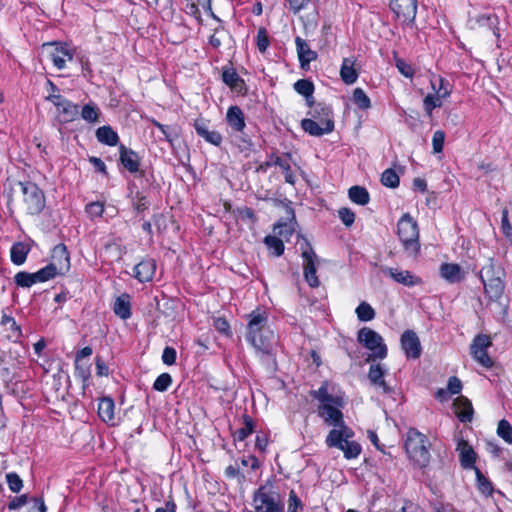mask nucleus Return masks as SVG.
<instances>
[{
	"label": "nucleus",
	"instance_id": "obj_1",
	"mask_svg": "<svg viewBox=\"0 0 512 512\" xmlns=\"http://www.w3.org/2000/svg\"><path fill=\"white\" fill-rule=\"evenodd\" d=\"M267 317L261 313L251 314L247 339L255 350L263 356L273 358L274 333L267 326Z\"/></svg>",
	"mask_w": 512,
	"mask_h": 512
},
{
	"label": "nucleus",
	"instance_id": "obj_2",
	"mask_svg": "<svg viewBox=\"0 0 512 512\" xmlns=\"http://www.w3.org/2000/svg\"><path fill=\"white\" fill-rule=\"evenodd\" d=\"M429 440L418 430H408L405 441V450L409 458L420 468L426 467L430 462Z\"/></svg>",
	"mask_w": 512,
	"mask_h": 512
},
{
	"label": "nucleus",
	"instance_id": "obj_3",
	"mask_svg": "<svg viewBox=\"0 0 512 512\" xmlns=\"http://www.w3.org/2000/svg\"><path fill=\"white\" fill-rule=\"evenodd\" d=\"M397 234L405 252L409 256H416L420 249L419 230L416 221L409 214L403 215L399 220Z\"/></svg>",
	"mask_w": 512,
	"mask_h": 512
},
{
	"label": "nucleus",
	"instance_id": "obj_4",
	"mask_svg": "<svg viewBox=\"0 0 512 512\" xmlns=\"http://www.w3.org/2000/svg\"><path fill=\"white\" fill-rule=\"evenodd\" d=\"M354 433L349 427H342V429H332L327 438L326 444L328 447H336L343 451L345 458H357L361 452V446L356 441L350 440Z\"/></svg>",
	"mask_w": 512,
	"mask_h": 512
},
{
	"label": "nucleus",
	"instance_id": "obj_5",
	"mask_svg": "<svg viewBox=\"0 0 512 512\" xmlns=\"http://www.w3.org/2000/svg\"><path fill=\"white\" fill-rule=\"evenodd\" d=\"M22 200L21 208L28 214H39L45 207V196L39 187L32 182H19Z\"/></svg>",
	"mask_w": 512,
	"mask_h": 512
},
{
	"label": "nucleus",
	"instance_id": "obj_6",
	"mask_svg": "<svg viewBox=\"0 0 512 512\" xmlns=\"http://www.w3.org/2000/svg\"><path fill=\"white\" fill-rule=\"evenodd\" d=\"M253 502L256 512H281L283 509L281 497L272 486H261L256 491Z\"/></svg>",
	"mask_w": 512,
	"mask_h": 512
},
{
	"label": "nucleus",
	"instance_id": "obj_7",
	"mask_svg": "<svg viewBox=\"0 0 512 512\" xmlns=\"http://www.w3.org/2000/svg\"><path fill=\"white\" fill-rule=\"evenodd\" d=\"M297 245L299 246L303 258L304 278L309 286L313 288L318 287L320 285V281L316 276L318 257L311 244L305 238H301Z\"/></svg>",
	"mask_w": 512,
	"mask_h": 512
},
{
	"label": "nucleus",
	"instance_id": "obj_8",
	"mask_svg": "<svg viewBox=\"0 0 512 512\" xmlns=\"http://www.w3.org/2000/svg\"><path fill=\"white\" fill-rule=\"evenodd\" d=\"M358 340L363 343L367 349L372 351L367 358V362L376 359H384L386 357L387 347L383 343L382 337L374 330L367 327L362 328L358 332Z\"/></svg>",
	"mask_w": 512,
	"mask_h": 512
},
{
	"label": "nucleus",
	"instance_id": "obj_9",
	"mask_svg": "<svg viewBox=\"0 0 512 512\" xmlns=\"http://www.w3.org/2000/svg\"><path fill=\"white\" fill-rule=\"evenodd\" d=\"M319 109L325 115V121L323 122V125L311 118L303 119L301 121L302 129L308 134L316 137L331 133L334 130V122L332 120L331 109L328 106L317 104L315 106V113H318Z\"/></svg>",
	"mask_w": 512,
	"mask_h": 512
},
{
	"label": "nucleus",
	"instance_id": "obj_10",
	"mask_svg": "<svg viewBox=\"0 0 512 512\" xmlns=\"http://www.w3.org/2000/svg\"><path fill=\"white\" fill-rule=\"evenodd\" d=\"M46 100L56 106L57 111L62 115L65 122L73 121L79 116V106L59 94H49Z\"/></svg>",
	"mask_w": 512,
	"mask_h": 512
},
{
	"label": "nucleus",
	"instance_id": "obj_11",
	"mask_svg": "<svg viewBox=\"0 0 512 512\" xmlns=\"http://www.w3.org/2000/svg\"><path fill=\"white\" fill-rule=\"evenodd\" d=\"M390 8L403 21H414L417 13V0H391Z\"/></svg>",
	"mask_w": 512,
	"mask_h": 512
},
{
	"label": "nucleus",
	"instance_id": "obj_12",
	"mask_svg": "<svg viewBox=\"0 0 512 512\" xmlns=\"http://www.w3.org/2000/svg\"><path fill=\"white\" fill-rule=\"evenodd\" d=\"M401 346L408 358L418 359L421 356L420 340L414 331L407 330L402 334Z\"/></svg>",
	"mask_w": 512,
	"mask_h": 512
},
{
	"label": "nucleus",
	"instance_id": "obj_13",
	"mask_svg": "<svg viewBox=\"0 0 512 512\" xmlns=\"http://www.w3.org/2000/svg\"><path fill=\"white\" fill-rule=\"evenodd\" d=\"M50 264L55 267L59 275L66 273L70 269V257L64 244H58L53 248Z\"/></svg>",
	"mask_w": 512,
	"mask_h": 512
},
{
	"label": "nucleus",
	"instance_id": "obj_14",
	"mask_svg": "<svg viewBox=\"0 0 512 512\" xmlns=\"http://www.w3.org/2000/svg\"><path fill=\"white\" fill-rule=\"evenodd\" d=\"M468 24L471 29L487 28L489 30H492V32L496 38L500 37L499 31H498L499 18L496 15H493V14L478 15L474 18H470L468 21Z\"/></svg>",
	"mask_w": 512,
	"mask_h": 512
},
{
	"label": "nucleus",
	"instance_id": "obj_15",
	"mask_svg": "<svg viewBox=\"0 0 512 512\" xmlns=\"http://www.w3.org/2000/svg\"><path fill=\"white\" fill-rule=\"evenodd\" d=\"M337 407L338 406H329L328 404L327 406H319L318 412L326 424L338 427V429H342V427L347 426L343 421L342 412Z\"/></svg>",
	"mask_w": 512,
	"mask_h": 512
},
{
	"label": "nucleus",
	"instance_id": "obj_16",
	"mask_svg": "<svg viewBox=\"0 0 512 512\" xmlns=\"http://www.w3.org/2000/svg\"><path fill=\"white\" fill-rule=\"evenodd\" d=\"M383 273L389 275L394 281L405 286H414L420 283V279L407 270H398L391 267H383Z\"/></svg>",
	"mask_w": 512,
	"mask_h": 512
},
{
	"label": "nucleus",
	"instance_id": "obj_17",
	"mask_svg": "<svg viewBox=\"0 0 512 512\" xmlns=\"http://www.w3.org/2000/svg\"><path fill=\"white\" fill-rule=\"evenodd\" d=\"M297 55L302 68H305L310 64V62L316 60L317 53L310 49L307 42L301 37H296L295 39Z\"/></svg>",
	"mask_w": 512,
	"mask_h": 512
},
{
	"label": "nucleus",
	"instance_id": "obj_18",
	"mask_svg": "<svg viewBox=\"0 0 512 512\" xmlns=\"http://www.w3.org/2000/svg\"><path fill=\"white\" fill-rule=\"evenodd\" d=\"M156 264L152 259L144 260L138 263L135 268V278L140 282L150 281L155 273Z\"/></svg>",
	"mask_w": 512,
	"mask_h": 512
},
{
	"label": "nucleus",
	"instance_id": "obj_19",
	"mask_svg": "<svg viewBox=\"0 0 512 512\" xmlns=\"http://www.w3.org/2000/svg\"><path fill=\"white\" fill-rule=\"evenodd\" d=\"M455 413L462 422L472 420L473 408L471 402L465 397H458L453 403Z\"/></svg>",
	"mask_w": 512,
	"mask_h": 512
},
{
	"label": "nucleus",
	"instance_id": "obj_20",
	"mask_svg": "<svg viewBox=\"0 0 512 512\" xmlns=\"http://www.w3.org/2000/svg\"><path fill=\"white\" fill-rule=\"evenodd\" d=\"M355 60L353 58H344L341 69L340 77L345 84H353L358 78V72L355 68Z\"/></svg>",
	"mask_w": 512,
	"mask_h": 512
},
{
	"label": "nucleus",
	"instance_id": "obj_21",
	"mask_svg": "<svg viewBox=\"0 0 512 512\" xmlns=\"http://www.w3.org/2000/svg\"><path fill=\"white\" fill-rule=\"evenodd\" d=\"M441 276L451 283H456L464 278V272L458 264L445 263L440 267Z\"/></svg>",
	"mask_w": 512,
	"mask_h": 512
},
{
	"label": "nucleus",
	"instance_id": "obj_22",
	"mask_svg": "<svg viewBox=\"0 0 512 512\" xmlns=\"http://www.w3.org/2000/svg\"><path fill=\"white\" fill-rule=\"evenodd\" d=\"M482 281L484 284L485 292L491 299H498L501 297L504 291V283L500 277H490L485 279L482 275Z\"/></svg>",
	"mask_w": 512,
	"mask_h": 512
},
{
	"label": "nucleus",
	"instance_id": "obj_23",
	"mask_svg": "<svg viewBox=\"0 0 512 512\" xmlns=\"http://www.w3.org/2000/svg\"><path fill=\"white\" fill-rule=\"evenodd\" d=\"M383 376L384 370L382 369L380 364H372L370 366L368 373V378L370 382L374 386L381 388L384 393H389L391 389L383 379Z\"/></svg>",
	"mask_w": 512,
	"mask_h": 512
},
{
	"label": "nucleus",
	"instance_id": "obj_24",
	"mask_svg": "<svg viewBox=\"0 0 512 512\" xmlns=\"http://www.w3.org/2000/svg\"><path fill=\"white\" fill-rule=\"evenodd\" d=\"M120 161L130 172L134 173L138 171L139 159L137 154L132 150L127 149L125 146L120 147Z\"/></svg>",
	"mask_w": 512,
	"mask_h": 512
},
{
	"label": "nucleus",
	"instance_id": "obj_25",
	"mask_svg": "<svg viewBox=\"0 0 512 512\" xmlns=\"http://www.w3.org/2000/svg\"><path fill=\"white\" fill-rule=\"evenodd\" d=\"M226 119L229 126L235 131H242L245 127L244 114L238 106L228 109Z\"/></svg>",
	"mask_w": 512,
	"mask_h": 512
},
{
	"label": "nucleus",
	"instance_id": "obj_26",
	"mask_svg": "<svg viewBox=\"0 0 512 512\" xmlns=\"http://www.w3.org/2000/svg\"><path fill=\"white\" fill-rule=\"evenodd\" d=\"M114 409L113 400L111 398H103L98 405V414L104 422L113 425L115 420Z\"/></svg>",
	"mask_w": 512,
	"mask_h": 512
},
{
	"label": "nucleus",
	"instance_id": "obj_27",
	"mask_svg": "<svg viewBox=\"0 0 512 512\" xmlns=\"http://www.w3.org/2000/svg\"><path fill=\"white\" fill-rule=\"evenodd\" d=\"M195 129L199 136L203 137L207 142L218 146L221 141V135L216 131H210L208 126L204 122H196Z\"/></svg>",
	"mask_w": 512,
	"mask_h": 512
},
{
	"label": "nucleus",
	"instance_id": "obj_28",
	"mask_svg": "<svg viewBox=\"0 0 512 512\" xmlns=\"http://www.w3.org/2000/svg\"><path fill=\"white\" fill-rule=\"evenodd\" d=\"M96 138L99 142L114 146L118 143V135L110 126H102L96 130Z\"/></svg>",
	"mask_w": 512,
	"mask_h": 512
},
{
	"label": "nucleus",
	"instance_id": "obj_29",
	"mask_svg": "<svg viewBox=\"0 0 512 512\" xmlns=\"http://www.w3.org/2000/svg\"><path fill=\"white\" fill-rule=\"evenodd\" d=\"M145 2L161 14L163 19L172 18L173 8L171 0H145Z\"/></svg>",
	"mask_w": 512,
	"mask_h": 512
},
{
	"label": "nucleus",
	"instance_id": "obj_30",
	"mask_svg": "<svg viewBox=\"0 0 512 512\" xmlns=\"http://www.w3.org/2000/svg\"><path fill=\"white\" fill-rule=\"evenodd\" d=\"M457 449L460 453V461L462 466L465 468L472 467L476 460V455L472 447L469 446L466 442L462 441L458 444Z\"/></svg>",
	"mask_w": 512,
	"mask_h": 512
},
{
	"label": "nucleus",
	"instance_id": "obj_31",
	"mask_svg": "<svg viewBox=\"0 0 512 512\" xmlns=\"http://www.w3.org/2000/svg\"><path fill=\"white\" fill-rule=\"evenodd\" d=\"M450 89L445 88L444 92L437 91L436 95L428 94L424 99V108L430 115L434 108L442 106V99L449 96Z\"/></svg>",
	"mask_w": 512,
	"mask_h": 512
},
{
	"label": "nucleus",
	"instance_id": "obj_32",
	"mask_svg": "<svg viewBox=\"0 0 512 512\" xmlns=\"http://www.w3.org/2000/svg\"><path fill=\"white\" fill-rule=\"evenodd\" d=\"M51 60L58 69L65 67L66 59L72 60V54L62 46H56L50 52Z\"/></svg>",
	"mask_w": 512,
	"mask_h": 512
},
{
	"label": "nucleus",
	"instance_id": "obj_33",
	"mask_svg": "<svg viewBox=\"0 0 512 512\" xmlns=\"http://www.w3.org/2000/svg\"><path fill=\"white\" fill-rule=\"evenodd\" d=\"M348 195L352 202L362 206L366 205L370 200L367 189L361 186H352L348 191Z\"/></svg>",
	"mask_w": 512,
	"mask_h": 512
},
{
	"label": "nucleus",
	"instance_id": "obj_34",
	"mask_svg": "<svg viewBox=\"0 0 512 512\" xmlns=\"http://www.w3.org/2000/svg\"><path fill=\"white\" fill-rule=\"evenodd\" d=\"M114 312L122 319H127L130 317V303L129 296L127 294H123L116 299L114 303Z\"/></svg>",
	"mask_w": 512,
	"mask_h": 512
},
{
	"label": "nucleus",
	"instance_id": "obj_35",
	"mask_svg": "<svg viewBox=\"0 0 512 512\" xmlns=\"http://www.w3.org/2000/svg\"><path fill=\"white\" fill-rule=\"evenodd\" d=\"M29 248L24 243H16L11 248V260L16 265H21L25 262Z\"/></svg>",
	"mask_w": 512,
	"mask_h": 512
},
{
	"label": "nucleus",
	"instance_id": "obj_36",
	"mask_svg": "<svg viewBox=\"0 0 512 512\" xmlns=\"http://www.w3.org/2000/svg\"><path fill=\"white\" fill-rule=\"evenodd\" d=\"M290 155H286L285 157H276L274 160V165L279 166L284 174H285V181L289 184L295 183V175L292 173L289 163Z\"/></svg>",
	"mask_w": 512,
	"mask_h": 512
},
{
	"label": "nucleus",
	"instance_id": "obj_37",
	"mask_svg": "<svg viewBox=\"0 0 512 512\" xmlns=\"http://www.w3.org/2000/svg\"><path fill=\"white\" fill-rule=\"evenodd\" d=\"M79 114L83 120L89 123H95L99 121L100 111L96 105L89 103L82 107L81 111H79Z\"/></svg>",
	"mask_w": 512,
	"mask_h": 512
},
{
	"label": "nucleus",
	"instance_id": "obj_38",
	"mask_svg": "<svg viewBox=\"0 0 512 512\" xmlns=\"http://www.w3.org/2000/svg\"><path fill=\"white\" fill-rule=\"evenodd\" d=\"M294 89L301 95L307 98L308 104L312 105V101L309 99L314 91V85L311 81L306 79L298 80L294 84Z\"/></svg>",
	"mask_w": 512,
	"mask_h": 512
},
{
	"label": "nucleus",
	"instance_id": "obj_39",
	"mask_svg": "<svg viewBox=\"0 0 512 512\" xmlns=\"http://www.w3.org/2000/svg\"><path fill=\"white\" fill-rule=\"evenodd\" d=\"M353 102L362 110H367L371 107V102L367 94L361 88H356L353 92Z\"/></svg>",
	"mask_w": 512,
	"mask_h": 512
},
{
	"label": "nucleus",
	"instance_id": "obj_40",
	"mask_svg": "<svg viewBox=\"0 0 512 512\" xmlns=\"http://www.w3.org/2000/svg\"><path fill=\"white\" fill-rule=\"evenodd\" d=\"M497 434L504 441H506L509 444H512V426L507 420L502 419L499 421L497 427Z\"/></svg>",
	"mask_w": 512,
	"mask_h": 512
},
{
	"label": "nucleus",
	"instance_id": "obj_41",
	"mask_svg": "<svg viewBox=\"0 0 512 512\" xmlns=\"http://www.w3.org/2000/svg\"><path fill=\"white\" fill-rule=\"evenodd\" d=\"M268 249L273 250L275 256H280L284 252L283 240L275 236H267L264 240Z\"/></svg>",
	"mask_w": 512,
	"mask_h": 512
},
{
	"label": "nucleus",
	"instance_id": "obj_42",
	"mask_svg": "<svg viewBox=\"0 0 512 512\" xmlns=\"http://www.w3.org/2000/svg\"><path fill=\"white\" fill-rule=\"evenodd\" d=\"M381 183L389 188H396L399 185V176L393 169H386L381 176Z\"/></svg>",
	"mask_w": 512,
	"mask_h": 512
},
{
	"label": "nucleus",
	"instance_id": "obj_43",
	"mask_svg": "<svg viewBox=\"0 0 512 512\" xmlns=\"http://www.w3.org/2000/svg\"><path fill=\"white\" fill-rule=\"evenodd\" d=\"M356 314L359 320L361 321H370L375 316L374 309L366 302H362L357 308H356Z\"/></svg>",
	"mask_w": 512,
	"mask_h": 512
},
{
	"label": "nucleus",
	"instance_id": "obj_44",
	"mask_svg": "<svg viewBox=\"0 0 512 512\" xmlns=\"http://www.w3.org/2000/svg\"><path fill=\"white\" fill-rule=\"evenodd\" d=\"M492 344L491 339L488 335H478L474 338L470 350H487Z\"/></svg>",
	"mask_w": 512,
	"mask_h": 512
},
{
	"label": "nucleus",
	"instance_id": "obj_45",
	"mask_svg": "<svg viewBox=\"0 0 512 512\" xmlns=\"http://www.w3.org/2000/svg\"><path fill=\"white\" fill-rule=\"evenodd\" d=\"M473 358L479 362L482 366L490 368L493 366V361L487 354L486 350H471Z\"/></svg>",
	"mask_w": 512,
	"mask_h": 512
},
{
	"label": "nucleus",
	"instance_id": "obj_46",
	"mask_svg": "<svg viewBox=\"0 0 512 512\" xmlns=\"http://www.w3.org/2000/svg\"><path fill=\"white\" fill-rule=\"evenodd\" d=\"M222 79L224 83L230 86L231 88H237L238 85L242 82L237 73L232 69L224 70L222 74Z\"/></svg>",
	"mask_w": 512,
	"mask_h": 512
},
{
	"label": "nucleus",
	"instance_id": "obj_47",
	"mask_svg": "<svg viewBox=\"0 0 512 512\" xmlns=\"http://www.w3.org/2000/svg\"><path fill=\"white\" fill-rule=\"evenodd\" d=\"M476 475L478 488L481 491V493L487 496L491 495L493 492L491 482L487 478H485L478 469L476 470Z\"/></svg>",
	"mask_w": 512,
	"mask_h": 512
},
{
	"label": "nucleus",
	"instance_id": "obj_48",
	"mask_svg": "<svg viewBox=\"0 0 512 512\" xmlns=\"http://www.w3.org/2000/svg\"><path fill=\"white\" fill-rule=\"evenodd\" d=\"M171 383V376L168 373H163L157 377L153 384V388L157 391L163 392L168 389Z\"/></svg>",
	"mask_w": 512,
	"mask_h": 512
},
{
	"label": "nucleus",
	"instance_id": "obj_49",
	"mask_svg": "<svg viewBox=\"0 0 512 512\" xmlns=\"http://www.w3.org/2000/svg\"><path fill=\"white\" fill-rule=\"evenodd\" d=\"M7 483L10 490L14 493L19 492L23 487V481L16 473H9L6 475Z\"/></svg>",
	"mask_w": 512,
	"mask_h": 512
},
{
	"label": "nucleus",
	"instance_id": "obj_50",
	"mask_svg": "<svg viewBox=\"0 0 512 512\" xmlns=\"http://www.w3.org/2000/svg\"><path fill=\"white\" fill-rule=\"evenodd\" d=\"M445 141V133L442 130H437L433 134L432 145L434 153H440L443 150Z\"/></svg>",
	"mask_w": 512,
	"mask_h": 512
},
{
	"label": "nucleus",
	"instance_id": "obj_51",
	"mask_svg": "<svg viewBox=\"0 0 512 512\" xmlns=\"http://www.w3.org/2000/svg\"><path fill=\"white\" fill-rule=\"evenodd\" d=\"M338 215L345 226L349 227L354 223L355 214L349 208H340L338 211Z\"/></svg>",
	"mask_w": 512,
	"mask_h": 512
},
{
	"label": "nucleus",
	"instance_id": "obj_52",
	"mask_svg": "<svg viewBox=\"0 0 512 512\" xmlns=\"http://www.w3.org/2000/svg\"><path fill=\"white\" fill-rule=\"evenodd\" d=\"M14 280L21 287H31L33 285L32 276L28 272H18L14 276Z\"/></svg>",
	"mask_w": 512,
	"mask_h": 512
},
{
	"label": "nucleus",
	"instance_id": "obj_53",
	"mask_svg": "<svg viewBox=\"0 0 512 512\" xmlns=\"http://www.w3.org/2000/svg\"><path fill=\"white\" fill-rule=\"evenodd\" d=\"M37 272H38V276L40 277V280L42 282L48 281L59 274L56 271L55 267L51 266V264L47 265L46 267L40 269Z\"/></svg>",
	"mask_w": 512,
	"mask_h": 512
},
{
	"label": "nucleus",
	"instance_id": "obj_54",
	"mask_svg": "<svg viewBox=\"0 0 512 512\" xmlns=\"http://www.w3.org/2000/svg\"><path fill=\"white\" fill-rule=\"evenodd\" d=\"M269 45L267 32L264 28H260L257 33V47L260 52H265Z\"/></svg>",
	"mask_w": 512,
	"mask_h": 512
},
{
	"label": "nucleus",
	"instance_id": "obj_55",
	"mask_svg": "<svg viewBox=\"0 0 512 512\" xmlns=\"http://www.w3.org/2000/svg\"><path fill=\"white\" fill-rule=\"evenodd\" d=\"M86 212L90 217H100L104 212V206L100 202H92L86 206Z\"/></svg>",
	"mask_w": 512,
	"mask_h": 512
},
{
	"label": "nucleus",
	"instance_id": "obj_56",
	"mask_svg": "<svg viewBox=\"0 0 512 512\" xmlns=\"http://www.w3.org/2000/svg\"><path fill=\"white\" fill-rule=\"evenodd\" d=\"M274 231L280 237L288 240L289 236L292 235L294 228L292 227L291 224L284 223V224H278L277 226H275Z\"/></svg>",
	"mask_w": 512,
	"mask_h": 512
},
{
	"label": "nucleus",
	"instance_id": "obj_57",
	"mask_svg": "<svg viewBox=\"0 0 512 512\" xmlns=\"http://www.w3.org/2000/svg\"><path fill=\"white\" fill-rule=\"evenodd\" d=\"M396 67L399 72L407 78H411L414 74V70L411 65L400 58L396 59Z\"/></svg>",
	"mask_w": 512,
	"mask_h": 512
},
{
	"label": "nucleus",
	"instance_id": "obj_58",
	"mask_svg": "<svg viewBox=\"0 0 512 512\" xmlns=\"http://www.w3.org/2000/svg\"><path fill=\"white\" fill-rule=\"evenodd\" d=\"M301 507H302V504H301L300 499L297 497L294 490H291L289 493L287 512H297L298 508H301Z\"/></svg>",
	"mask_w": 512,
	"mask_h": 512
},
{
	"label": "nucleus",
	"instance_id": "obj_59",
	"mask_svg": "<svg viewBox=\"0 0 512 512\" xmlns=\"http://www.w3.org/2000/svg\"><path fill=\"white\" fill-rule=\"evenodd\" d=\"M162 360L167 365H172L176 361V351L172 347H166L163 351Z\"/></svg>",
	"mask_w": 512,
	"mask_h": 512
},
{
	"label": "nucleus",
	"instance_id": "obj_60",
	"mask_svg": "<svg viewBox=\"0 0 512 512\" xmlns=\"http://www.w3.org/2000/svg\"><path fill=\"white\" fill-rule=\"evenodd\" d=\"M253 431V425L250 418H246L245 426L237 431L238 439L243 441Z\"/></svg>",
	"mask_w": 512,
	"mask_h": 512
},
{
	"label": "nucleus",
	"instance_id": "obj_61",
	"mask_svg": "<svg viewBox=\"0 0 512 512\" xmlns=\"http://www.w3.org/2000/svg\"><path fill=\"white\" fill-rule=\"evenodd\" d=\"M6 330L10 332L8 335L9 338L18 339L22 335L21 328L15 320H12V322L6 326Z\"/></svg>",
	"mask_w": 512,
	"mask_h": 512
},
{
	"label": "nucleus",
	"instance_id": "obj_62",
	"mask_svg": "<svg viewBox=\"0 0 512 512\" xmlns=\"http://www.w3.org/2000/svg\"><path fill=\"white\" fill-rule=\"evenodd\" d=\"M27 495H21L18 497H14L8 504V508L10 510L18 509L22 506H24L27 503Z\"/></svg>",
	"mask_w": 512,
	"mask_h": 512
},
{
	"label": "nucleus",
	"instance_id": "obj_63",
	"mask_svg": "<svg viewBox=\"0 0 512 512\" xmlns=\"http://www.w3.org/2000/svg\"><path fill=\"white\" fill-rule=\"evenodd\" d=\"M462 388L461 381L457 377H450L448 381V391L451 394L460 393Z\"/></svg>",
	"mask_w": 512,
	"mask_h": 512
},
{
	"label": "nucleus",
	"instance_id": "obj_64",
	"mask_svg": "<svg viewBox=\"0 0 512 512\" xmlns=\"http://www.w3.org/2000/svg\"><path fill=\"white\" fill-rule=\"evenodd\" d=\"M214 327L220 333H223V334H226V335L229 334V324L223 318H216L214 320Z\"/></svg>",
	"mask_w": 512,
	"mask_h": 512
}]
</instances>
